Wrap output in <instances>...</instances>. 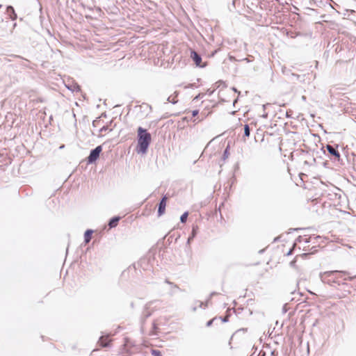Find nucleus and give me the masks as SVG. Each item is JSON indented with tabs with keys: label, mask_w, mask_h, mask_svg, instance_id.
<instances>
[{
	"label": "nucleus",
	"mask_w": 356,
	"mask_h": 356,
	"mask_svg": "<svg viewBox=\"0 0 356 356\" xmlns=\"http://www.w3.org/2000/svg\"><path fill=\"white\" fill-rule=\"evenodd\" d=\"M107 339V337H101L100 339H99V343H100V345L102 346V347H107L108 346V342H106V339Z\"/></svg>",
	"instance_id": "obj_12"
},
{
	"label": "nucleus",
	"mask_w": 356,
	"mask_h": 356,
	"mask_svg": "<svg viewBox=\"0 0 356 356\" xmlns=\"http://www.w3.org/2000/svg\"><path fill=\"white\" fill-rule=\"evenodd\" d=\"M216 319V318H213V319H211V320L209 321L207 323V327H210V326L212 325L213 322Z\"/></svg>",
	"instance_id": "obj_20"
},
{
	"label": "nucleus",
	"mask_w": 356,
	"mask_h": 356,
	"mask_svg": "<svg viewBox=\"0 0 356 356\" xmlns=\"http://www.w3.org/2000/svg\"><path fill=\"white\" fill-rule=\"evenodd\" d=\"M1 7V5H0V8Z\"/></svg>",
	"instance_id": "obj_31"
},
{
	"label": "nucleus",
	"mask_w": 356,
	"mask_h": 356,
	"mask_svg": "<svg viewBox=\"0 0 356 356\" xmlns=\"http://www.w3.org/2000/svg\"><path fill=\"white\" fill-rule=\"evenodd\" d=\"M93 231L92 229H87L84 234V241L86 243H88L91 240L92 234Z\"/></svg>",
	"instance_id": "obj_10"
},
{
	"label": "nucleus",
	"mask_w": 356,
	"mask_h": 356,
	"mask_svg": "<svg viewBox=\"0 0 356 356\" xmlns=\"http://www.w3.org/2000/svg\"><path fill=\"white\" fill-rule=\"evenodd\" d=\"M68 89H70L72 91H79L80 90V88L78 85L74 86L73 88L68 87Z\"/></svg>",
	"instance_id": "obj_18"
},
{
	"label": "nucleus",
	"mask_w": 356,
	"mask_h": 356,
	"mask_svg": "<svg viewBox=\"0 0 356 356\" xmlns=\"http://www.w3.org/2000/svg\"><path fill=\"white\" fill-rule=\"evenodd\" d=\"M152 355L153 356H162L161 353L159 350H152Z\"/></svg>",
	"instance_id": "obj_17"
},
{
	"label": "nucleus",
	"mask_w": 356,
	"mask_h": 356,
	"mask_svg": "<svg viewBox=\"0 0 356 356\" xmlns=\"http://www.w3.org/2000/svg\"><path fill=\"white\" fill-rule=\"evenodd\" d=\"M216 294H217V293H216V292H213V293L211 294V296H214V295H216Z\"/></svg>",
	"instance_id": "obj_28"
},
{
	"label": "nucleus",
	"mask_w": 356,
	"mask_h": 356,
	"mask_svg": "<svg viewBox=\"0 0 356 356\" xmlns=\"http://www.w3.org/2000/svg\"><path fill=\"white\" fill-rule=\"evenodd\" d=\"M203 96H204V94L200 93L196 97H194L193 100L195 101V100H197L199 99H201V98L203 97Z\"/></svg>",
	"instance_id": "obj_19"
},
{
	"label": "nucleus",
	"mask_w": 356,
	"mask_h": 356,
	"mask_svg": "<svg viewBox=\"0 0 356 356\" xmlns=\"http://www.w3.org/2000/svg\"><path fill=\"white\" fill-rule=\"evenodd\" d=\"M102 150V147L101 145L96 147L95 149L90 151V153L87 159V161L88 163H92L97 161V159L99 157V154Z\"/></svg>",
	"instance_id": "obj_3"
},
{
	"label": "nucleus",
	"mask_w": 356,
	"mask_h": 356,
	"mask_svg": "<svg viewBox=\"0 0 356 356\" xmlns=\"http://www.w3.org/2000/svg\"><path fill=\"white\" fill-rule=\"evenodd\" d=\"M295 264H296V261H295V260H293V261H291V262H290V266H293H293H295Z\"/></svg>",
	"instance_id": "obj_23"
},
{
	"label": "nucleus",
	"mask_w": 356,
	"mask_h": 356,
	"mask_svg": "<svg viewBox=\"0 0 356 356\" xmlns=\"http://www.w3.org/2000/svg\"><path fill=\"white\" fill-rule=\"evenodd\" d=\"M166 200L167 197L164 196L160 201L159 204L158 208V215L159 216H162L165 213V207H166Z\"/></svg>",
	"instance_id": "obj_4"
},
{
	"label": "nucleus",
	"mask_w": 356,
	"mask_h": 356,
	"mask_svg": "<svg viewBox=\"0 0 356 356\" xmlns=\"http://www.w3.org/2000/svg\"><path fill=\"white\" fill-rule=\"evenodd\" d=\"M214 90L209 91V90H207V92H209V95H212Z\"/></svg>",
	"instance_id": "obj_27"
},
{
	"label": "nucleus",
	"mask_w": 356,
	"mask_h": 356,
	"mask_svg": "<svg viewBox=\"0 0 356 356\" xmlns=\"http://www.w3.org/2000/svg\"><path fill=\"white\" fill-rule=\"evenodd\" d=\"M198 113H199L198 110H194L192 111V115L195 117L198 114Z\"/></svg>",
	"instance_id": "obj_22"
},
{
	"label": "nucleus",
	"mask_w": 356,
	"mask_h": 356,
	"mask_svg": "<svg viewBox=\"0 0 356 356\" xmlns=\"http://www.w3.org/2000/svg\"><path fill=\"white\" fill-rule=\"evenodd\" d=\"M191 56L192 59L193 60L194 63H195V65L197 66H200L201 61H202L201 56L195 51H191Z\"/></svg>",
	"instance_id": "obj_6"
},
{
	"label": "nucleus",
	"mask_w": 356,
	"mask_h": 356,
	"mask_svg": "<svg viewBox=\"0 0 356 356\" xmlns=\"http://www.w3.org/2000/svg\"><path fill=\"white\" fill-rule=\"evenodd\" d=\"M222 322H227L229 321V316H226L224 318H221Z\"/></svg>",
	"instance_id": "obj_21"
},
{
	"label": "nucleus",
	"mask_w": 356,
	"mask_h": 356,
	"mask_svg": "<svg viewBox=\"0 0 356 356\" xmlns=\"http://www.w3.org/2000/svg\"><path fill=\"white\" fill-rule=\"evenodd\" d=\"M233 90H234V91L237 92L236 88H234Z\"/></svg>",
	"instance_id": "obj_30"
},
{
	"label": "nucleus",
	"mask_w": 356,
	"mask_h": 356,
	"mask_svg": "<svg viewBox=\"0 0 356 356\" xmlns=\"http://www.w3.org/2000/svg\"><path fill=\"white\" fill-rule=\"evenodd\" d=\"M250 134V130L248 124H245L244 127V135L246 137H249Z\"/></svg>",
	"instance_id": "obj_14"
},
{
	"label": "nucleus",
	"mask_w": 356,
	"mask_h": 356,
	"mask_svg": "<svg viewBox=\"0 0 356 356\" xmlns=\"http://www.w3.org/2000/svg\"><path fill=\"white\" fill-rule=\"evenodd\" d=\"M229 147L227 146V148L224 151V153H223V159L224 160H225L226 159L228 158V156H229Z\"/></svg>",
	"instance_id": "obj_16"
},
{
	"label": "nucleus",
	"mask_w": 356,
	"mask_h": 356,
	"mask_svg": "<svg viewBox=\"0 0 356 356\" xmlns=\"http://www.w3.org/2000/svg\"><path fill=\"white\" fill-rule=\"evenodd\" d=\"M6 13L9 15V17L12 20H15L17 17V14L13 6H8L6 8Z\"/></svg>",
	"instance_id": "obj_7"
},
{
	"label": "nucleus",
	"mask_w": 356,
	"mask_h": 356,
	"mask_svg": "<svg viewBox=\"0 0 356 356\" xmlns=\"http://www.w3.org/2000/svg\"><path fill=\"white\" fill-rule=\"evenodd\" d=\"M230 60H237L234 56H229Z\"/></svg>",
	"instance_id": "obj_25"
},
{
	"label": "nucleus",
	"mask_w": 356,
	"mask_h": 356,
	"mask_svg": "<svg viewBox=\"0 0 356 356\" xmlns=\"http://www.w3.org/2000/svg\"><path fill=\"white\" fill-rule=\"evenodd\" d=\"M151 134L141 127L138 128V152L145 153L151 143Z\"/></svg>",
	"instance_id": "obj_2"
},
{
	"label": "nucleus",
	"mask_w": 356,
	"mask_h": 356,
	"mask_svg": "<svg viewBox=\"0 0 356 356\" xmlns=\"http://www.w3.org/2000/svg\"><path fill=\"white\" fill-rule=\"evenodd\" d=\"M197 226H193L192 232L189 237L188 238L187 244H190L191 241L195 237L197 233Z\"/></svg>",
	"instance_id": "obj_9"
},
{
	"label": "nucleus",
	"mask_w": 356,
	"mask_h": 356,
	"mask_svg": "<svg viewBox=\"0 0 356 356\" xmlns=\"http://www.w3.org/2000/svg\"><path fill=\"white\" fill-rule=\"evenodd\" d=\"M120 218L119 216L113 217L108 222V226L110 228L115 227L118 225V223L120 220Z\"/></svg>",
	"instance_id": "obj_8"
},
{
	"label": "nucleus",
	"mask_w": 356,
	"mask_h": 356,
	"mask_svg": "<svg viewBox=\"0 0 356 356\" xmlns=\"http://www.w3.org/2000/svg\"><path fill=\"white\" fill-rule=\"evenodd\" d=\"M327 152L332 156H334L337 159H339L340 154L339 151L337 150V147L331 145H327L326 146Z\"/></svg>",
	"instance_id": "obj_5"
},
{
	"label": "nucleus",
	"mask_w": 356,
	"mask_h": 356,
	"mask_svg": "<svg viewBox=\"0 0 356 356\" xmlns=\"http://www.w3.org/2000/svg\"><path fill=\"white\" fill-rule=\"evenodd\" d=\"M351 273L346 271L331 270L321 273L319 275L321 280L329 285L337 284L340 285L339 278H343L345 275H350Z\"/></svg>",
	"instance_id": "obj_1"
},
{
	"label": "nucleus",
	"mask_w": 356,
	"mask_h": 356,
	"mask_svg": "<svg viewBox=\"0 0 356 356\" xmlns=\"http://www.w3.org/2000/svg\"><path fill=\"white\" fill-rule=\"evenodd\" d=\"M348 272L350 273L351 275H347L348 278L343 277L344 280H353V279L356 278V271L355 272L348 271Z\"/></svg>",
	"instance_id": "obj_13"
},
{
	"label": "nucleus",
	"mask_w": 356,
	"mask_h": 356,
	"mask_svg": "<svg viewBox=\"0 0 356 356\" xmlns=\"http://www.w3.org/2000/svg\"><path fill=\"white\" fill-rule=\"evenodd\" d=\"M188 216V212H184L180 217V221L183 223L185 222L187 220Z\"/></svg>",
	"instance_id": "obj_15"
},
{
	"label": "nucleus",
	"mask_w": 356,
	"mask_h": 356,
	"mask_svg": "<svg viewBox=\"0 0 356 356\" xmlns=\"http://www.w3.org/2000/svg\"><path fill=\"white\" fill-rule=\"evenodd\" d=\"M241 60L246 61L247 63L250 62V60H249V58H243V59H242Z\"/></svg>",
	"instance_id": "obj_24"
},
{
	"label": "nucleus",
	"mask_w": 356,
	"mask_h": 356,
	"mask_svg": "<svg viewBox=\"0 0 356 356\" xmlns=\"http://www.w3.org/2000/svg\"><path fill=\"white\" fill-rule=\"evenodd\" d=\"M214 90L209 91V90H207V92H209V95H212Z\"/></svg>",
	"instance_id": "obj_26"
},
{
	"label": "nucleus",
	"mask_w": 356,
	"mask_h": 356,
	"mask_svg": "<svg viewBox=\"0 0 356 356\" xmlns=\"http://www.w3.org/2000/svg\"><path fill=\"white\" fill-rule=\"evenodd\" d=\"M178 94L179 92L175 91L174 95H170L168 97L167 102H170L173 104H176L177 102L176 97H177Z\"/></svg>",
	"instance_id": "obj_11"
},
{
	"label": "nucleus",
	"mask_w": 356,
	"mask_h": 356,
	"mask_svg": "<svg viewBox=\"0 0 356 356\" xmlns=\"http://www.w3.org/2000/svg\"><path fill=\"white\" fill-rule=\"evenodd\" d=\"M236 102H237V99H235V100L234 101L233 104L234 105V104H235V103H236Z\"/></svg>",
	"instance_id": "obj_29"
}]
</instances>
